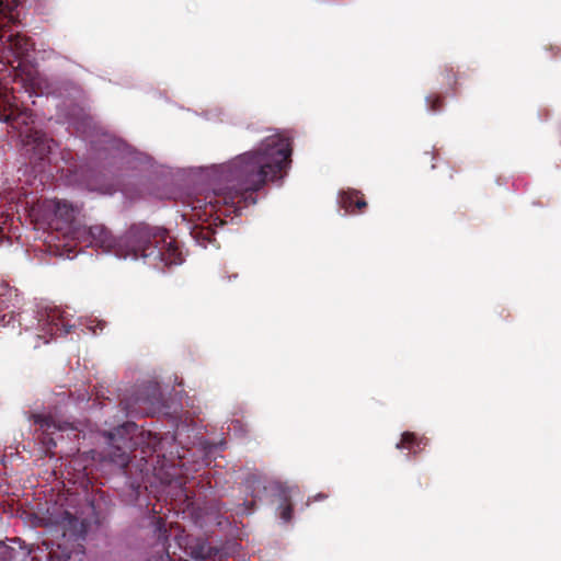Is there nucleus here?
I'll return each instance as SVG.
<instances>
[{"mask_svg": "<svg viewBox=\"0 0 561 561\" xmlns=\"http://www.w3.org/2000/svg\"><path fill=\"white\" fill-rule=\"evenodd\" d=\"M549 49L552 53V57H558L561 55V48L559 46H551Z\"/></svg>", "mask_w": 561, "mask_h": 561, "instance_id": "18", "label": "nucleus"}, {"mask_svg": "<svg viewBox=\"0 0 561 561\" xmlns=\"http://www.w3.org/2000/svg\"><path fill=\"white\" fill-rule=\"evenodd\" d=\"M196 115L203 117L207 122L237 125L238 119L236 115L221 106L214 105L202 112H194Z\"/></svg>", "mask_w": 561, "mask_h": 561, "instance_id": "13", "label": "nucleus"}, {"mask_svg": "<svg viewBox=\"0 0 561 561\" xmlns=\"http://www.w3.org/2000/svg\"><path fill=\"white\" fill-rule=\"evenodd\" d=\"M428 444V438L419 436L414 432L405 431L400 435V439L396 443V449L407 451L405 460L411 461L419 455Z\"/></svg>", "mask_w": 561, "mask_h": 561, "instance_id": "11", "label": "nucleus"}, {"mask_svg": "<svg viewBox=\"0 0 561 561\" xmlns=\"http://www.w3.org/2000/svg\"><path fill=\"white\" fill-rule=\"evenodd\" d=\"M35 199L33 192L23 186L0 187V249L23 248L20 227L14 225L18 216L19 220L30 219L34 229L47 232L45 242L34 250L51 256L72 260L83 248H93L118 259H141L158 271L185 261L179 241L162 227L138 222L115 237L103 225H80L79 207L66 199Z\"/></svg>", "mask_w": 561, "mask_h": 561, "instance_id": "1", "label": "nucleus"}, {"mask_svg": "<svg viewBox=\"0 0 561 561\" xmlns=\"http://www.w3.org/2000/svg\"><path fill=\"white\" fill-rule=\"evenodd\" d=\"M70 308H60L49 301L25 302L19 289L0 280V327L35 331L38 340L48 343L54 336H64L72 331L98 334L105 323L95 319H73Z\"/></svg>", "mask_w": 561, "mask_h": 561, "instance_id": "4", "label": "nucleus"}, {"mask_svg": "<svg viewBox=\"0 0 561 561\" xmlns=\"http://www.w3.org/2000/svg\"><path fill=\"white\" fill-rule=\"evenodd\" d=\"M112 82V80H110ZM113 83L126 89H142L140 81L133 75L126 73L113 81Z\"/></svg>", "mask_w": 561, "mask_h": 561, "instance_id": "16", "label": "nucleus"}, {"mask_svg": "<svg viewBox=\"0 0 561 561\" xmlns=\"http://www.w3.org/2000/svg\"><path fill=\"white\" fill-rule=\"evenodd\" d=\"M444 96L439 93H430L425 96L426 112L430 114H439L444 111Z\"/></svg>", "mask_w": 561, "mask_h": 561, "instance_id": "15", "label": "nucleus"}, {"mask_svg": "<svg viewBox=\"0 0 561 561\" xmlns=\"http://www.w3.org/2000/svg\"><path fill=\"white\" fill-rule=\"evenodd\" d=\"M233 428L237 430L238 426H241L240 422L237 420V421H233Z\"/></svg>", "mask_w": 561, "mask_h": 561, "instance_id": "21", "label": "nucleus"}, {"mask_svg": "<svg viewBox=\"0 0 561 561\" xmlns=\"http://www.w3.org/2000/svg\"><path fill=\"white\" fill-rule=\"evenodd\" d=\"M33 423L38 425L39 430L44 433L45 444L48 447H56L57 440L54 437L55 434L61 433L68 430H73L70 423L57 421L50 414L35 413L32 415Z\"/></svg>", "mask_w": 561, "mask_h": 561, "instance_id": "9", "label": "nucleus"}, {"mask_svg": "<svg viewBox=\"0 0 561 561\" xmlns=\"http://www.w3.org/2000/svg\"><path fill=\"white\" fill-rule=\"evenodd\" d=\"M129 496H130V504L133 505H139L141 506L142 504L139 502V496H140V493H141V485L139 483H130L129 486Z\"/></svg>", "mask_w": 561, "mask_h": 561, "instance_id": "17", "label": "nucleus"}, {"mask_svg": "<svg viewBox=\"0 0 561 561\" xmlns=\"http://www.w3.org/2000/svg\"><path fill=\"white\" fill-rule=\"evenodd\" d=\"M291 156L289 131L277 130L222 163L181 169L192 183L181 195V230L203 249L218 248L216 228L255 205L257 192L267 183L282 186L291 168Z\"/></svg>", "mask_w": 561, "mask_h": 561, "instance_id": "2", "label": "nucleus"}, {"mask_svg": "<svg viewBox=\"0 0 561 561\" xmlns=\"http://www.w3.org/2000/svg\"><path fill=\"white\" fill-rule=\"evenodd\" d=\"M360 192L355 188H343L337 193V205L344 210L343 216L353 215L357 210L366 208L367 203L359 196Z\"/></svg>", "mask_w": 561, "mask_h": 561, "instance_id": "12", "label": "nucleus"}, {"mask_svg": "<svg viewBox=\"0 0 561 561\" xmlns=\"http://www.w3.org/2000/svg\"><path fill=\"white\" fill-rule=\"evenodd\" d=\"M119 409L128 417L167 414L160 386L157 381L145 380L136 383L119 401Z\"/></svg>", "mask_w": 561, "mask_h": 561, "instance_id": "6", "label": "nucleus"}, {"mask_svg": "<svg viewBox=\"0 0 561 561\" xmlns=\"http://www.w3.org/2000/svg\"><path fill=\"white\" fill-rule=\"evenodd\" d=\"M153 96H154V98H163V96H164V94H163L161 91H156V90H154V91H153Z\"/></svg>", "mask_w": 561, "mask_h": 561, "instance_id": "20", "label": "nucleus"}, {"mask_svg": "<svg viewBox=\"0 0 561 561\" xmlns=\"http://www.w3.org/2000/svg\"><path fill=\"white\" fill-rule=\"evenodd\" d=\"M88 508V515L83 512L78 515V512L64 510L50 516L51 525L60 539L44 542L48 549L47 561H82V542L94 528H98L94 506L90 504Z\"/></svg>", "mask_w": 561, "mask_h": 561, "instance_id": "5", "label": "nucleus"}, {"mask_svg": "<svg viewBox=\"0 0 561 561\" xmlns=\"http://www.w3.org/2000/svg\"><path fill=\"white\" fill-rule=\"evenodd\" d=\"M175 546L195 561H226L229 552L225 547H214L206 538L180 530L174 535Z\"/></svg>", "mask_w": 561, "mask_h": 561, "instance_id": "7", "label": "nucleus"}, {"mask_svg": "<svg viewBox=\"0 0 561 561\" xmlns=\"http://www.w3.org/2000/svg\"><path fill=\"white\" fill-rule=\"evenodd\" d=\"M273 497L277 499L278 505L275 508V516L283 527L291 526L294 523V505L300 490L296 484L273 483Z\"/></svg>", "mask_w": 561, "mask_h": 561, "instance_id": "8", "label": "nucleus"}, {"mask_svg": "<svg viewBox=\"0 0 561 561\" xmlns=\"http://www.w3.org/2000/svg\"><path fill=\"white\" fill-rule=\"evenodd\" d=\"M273 483H284L283 481L267 479L260 472H248L243 479L242 484L248 494L253 501L262 500L266 495H273Z\"/></svg>", "mask_w": 561, "mask_h": 561, "instance_id": "10", "label": "nucleus"}, {"mask_svg": "<svg viewBox=\"0 0 561 561\" xmlns=\"http://www.w3.org/2000/svg\"><path fill=\"white\" fill-rule=\"evenodd\" d=\"M440 75L447 89L453 93V95H456L459 81L465 78V73L457 71L451 65L446 64L440 68Z\"/></svg>", "mask_w": 561, "mask_h": 561, "instance_id": "14", "label": "nucleus"}, {"mask_svg": "<svg viewBox=\"0 0 561 561\" xmlns=\"http://www.w3.org/2000/svg\"><path fill=\"white\" fill-rule=\"evenodd\" d=\"M173 432L163 434L140 431L133 421H126L111 431H104L107 449L104 457L124 469L130 462V451L144 444L146 463L153 468H185L192 463L197 471L208 467L218 453L225 449L226 440L209 442L203 434V426L187 414L172 416Z\"/></svg>", "mask_w": 561, "mask_h": 561, "instance_id": "3", "label": "nucleus"}, {"mask_svg": "<svg viewBox=\"0 0 561 561\" xmlns=\"http://www.w3.org/2000/svg\"><path fill=\"white\" fill-rule=\"evenodd\" d=\"M327 497V495L324 493H318L313 499L312 501H321V500H324Z\"/></svg>", "mask_w": 561, "mask_h": 561, "instance_id": "19", "label": "nucleus"}, {"mask_svg": "<svg viewBox=\"0 0 561 561\" xmlns=\"http://www.w3.org/2000/svg\"><path fill=\"white\" fill-rule=\"evenodd\" d=\"M4 547V542L0 540V548Z\"/></svg>", "mask_w": 561, "mask_h": 561, "instance_id": "22", "label": "nucleus"}]
</instances>
